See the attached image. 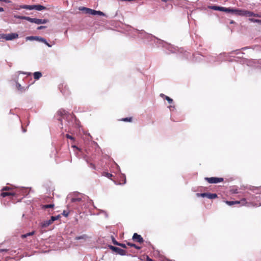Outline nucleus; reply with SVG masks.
Wrapping results in <instances>:
<instances>
[{
	"label": "nucleus",
	"instance_id": "39",
	"mask_svg": "<svg viewBox=\"0 0 261 261\" xmlns=\"http://www.w3.org/2000/svg\"><path fill=\"white\" fill-rule=\"evenodd\" d=\"M44 43L46 45H47L49 47H50L51 46V45H50L49 43H48L47 41H46V43Z\"/></svg>",
	"mask_w": 261,
	"mask_h": 261
},
{
	"label": "nucleus",
	"instance_id": "10",
	"mask_svg": "<svg viewBox=\"0 0 261 261\" xmlns=\"http://www.w3.org/2000/svg\"><path fill=\"white\" fill-rule=\"evenodd\" d=\"M109 248L111 250L117 252L118 254H119L120 255H125L126 251L123 249H122L120 248L116 247H115V246H113L112 245H110Z\"/></svg>",
	"mask_w": 261,
	"mask_h": 261
},
{
	"label": "nucleus",
	"instance_id": "17",
	"mask_svg": "<svg viewBox=\"0 0 261 261\" xmlns=\"http://www.w3.org/2000/svg\"><path fill=\"white\" fill-rule=\"evenodd\" d=\"M20 8L22 9L31 10H34V5H24L20 6Z\"/></svg>",
	"mask_w": 261,
	"mask_h": 261
},
{
	"label": "nucleus",
	"instance_id": "47",
	"mask_svg": "<svg viewBox=\"0 0 261 261\" xmlns=\"http://www.w3.org/2000/svg\"><path fill=\"white\" fill-rule=\"evenodd\" d=\"M63 214H64V215H65V216H67V214H66V213H65V212H64Z\"/></svg>",
	"mask_w": 261,
	"mask_h": 261
},
{
	"label": "nucleus",
	"instance_id": "13",
	"mask_svg": "<svg viewBox=\"0 0 261 261\" xmlns=\"http://www.w3.org/2000/svg\"><path fill=\"white\" fill-rule=\"evenodd\" d=\"M83 10L85 11V13L92 15H96V10H92L87 8H83Z\"/></svg>",
	"mask_w": 261,
	"mask_h": 261
},
{
	"label": "nucleus",
	"instance_id": "37",
	"mask_svg": "<svg viewBox=\"0 0 261 261\" xmlns=\"http://www.w3.org/2000/svg\"><path fill=\"white\" fill-rule=\"evenodd\" d=\"M46 28L45 26H43V25H41L40 27H38L37 28V29L38 30H41V29H45Z\"/></svg>",
	"mask_w": 261,
	"mask_h": 261
},
{
	"label": "nucleus",
	"instance_id": "45",
	"mask_svg": "<svg viewBox=\"0 0 261 261\" xmlns=\"http://www.w3.org/2000/svg\"><path fill=\"white\" fill-rule=\"evenodd\" d=\"M1 2H7L8 0H0Z\"/></svg>",
	"mask_w": 261,
	"mask_h": 261
},
{
	"label": "nucleus",
	"instance_id": "5",
	"mask_svg": "<svg viewBox=\"0 0 261 261\" xmlns=\"http://www.w3.org/2000/svg\"><path fill=\"white\" fill-rule=\"evenodd\" d=\"M196 196L197 197H207L208 199H213L217 197L216 194L210 193H197Z\"/></svg>",
	"mask_w": 261,
	"mask_h": 261
},
{
	"label": "nucleus",
	"instance_id": "7",
	"mask_svg": "<svg viewBox=\"0 0 261 261\" xmlns=\"http://www.w3.org/2000/svg\"><path fill=\"white\" fill-rule=\"evenodd\" d=\"M205 179L209 183L211 184H217L218 182H220L223 181V178L220 177H205Z\"/></svg>",
	"mask_w": 261,
	"mask_h": 261
},
{
	"label": "nucleus",
	"instance_id": "16",
	"mask_svg": "<svg viewBox=\"0 0 261 261\" xmlns=\"http://www.w3.org/2000/svg\"><path fill=\"white\" fill-rule=\"evenodd\" d=\"M16 195V193L14 192H3L1 193V196L3 197H5L7 196H15Z\"/></svg>",
	"mask_w": 261,
	"mask_h": 261
},
{
	"label": "nucleus",
	"instance_id": "48",
	"mask_svg": "<svg viewBox=\"0 0 261 261\" xmlns=\"http://www.w3.org/2000/svg\"><path fill=\"white\" fill-rule=\"evenodd\" d=\"M25 131H26V130H25V129H23V132H25Z\"/></svg>",
	"mask_w": 261,
	"mask_h": 261
},
{
	"label": "nucleus",
	"instance_id": "40",
	"mask_svg": "<svg viewBox=\"0 0 261 261\" xmlns=\"http://www.w3.org/2000/svg\"><path fill=\"white\" fill-rule=\"evenodd\" d=\"M169 108H170V110L171 111L173 109H174V107L170 106V107H169Z\"/></svg>",
	"mask_w": 261,
	"mask_h": 261
},
{
	"label": "nucleus",
	"instance_id": "18",
	"mask_svg": "<svg viewBox=\"0 0 261 261\" xmlns=\"http://www.w3.org/2000/svg\"><path fill=\"white\" fill-rule=\"evenodd\" d=\"M33 75L34 78L36 80H39L42 76V73L39 71L35 72Z\"/></svg>",
	"mask_w": 261,
	"mask_h": 261
},
{
	"label": "nucleus",
	"instance_id": "20",
	"mask_svg": "<svg viewBox=\"0 0 261 261\" xmlns=\"http://www.w3.org/2000/svg\"><path fill=\"white\" fill-rule=\"evenodd\" d=\"M209 8L211 9H212L214 10H216V11H222V7L217 6H210Z\"/></svg>",
	"mask_w": 261,
	"mask_h": 261
},
{
	"label": "nucleus",
	"instance_id": "21",
	"mask_svg": "<svg viewBox=\"0 0 261 261\" xmlns=\"http://www.w3.org/2000/svg\"><path fill=\"white\" fill-rule=\"evenodd\" d=\"M88 238L86 234H83L81 236H78L75 237V239L79 240H83L84 241H85Z\"/></svg>",
	"mask_w": 261,
	"mask_h": 261
},
{
	"label": "nucleus",
	"instance_id": "3",
	"mask_svg": "<svg viewBox=\"0 0 261 261\" xmlns=\"http://www.w3.org/2000/svg\"><path fill=\"white\" fill-rule=\"evenodd\" d=\"M18 37V34L17 33L10 34H0V40L4 39L6 40H12Z\"/></svg>",
	"mask_w": 261,
	"mask_h": 261
},
{
	"label": "nucleus",
	"instance_id": "15",
	"mask_svg": "<svg viewBox=\"0 0 261 261\" xmlns=\"http://www.w3.org/2000/svg\"><path fill=\"white\" fill-rule=\"evenodd\" d=\"M46 8L40 5H34V9L36 10L37 11H41L43 10H45Z\"/></svg>",
	"mask_w": 261,
	"mask_h": 261
},
{
	"label": "nucleus",
	"instance_id": "2",
	"mask_svg": "<svg viewBox=\"0 0 261 261\" xmlns=\"http://www.w3.org/2000/svg\"><path fill=\"white\" fill-rule=\"evenodd\" d=\"M136 32L139 35V37L146 39L148 41H155L156 40H158L155 36L145 32L143 30H136Z\"/></svg>",
	"mask_w": 261,
	"mask_h": 261
},
{
	"label": "nucleus",
	"instance_id": "22",
	"mask_svg": "<svg viewBox=\"0 0 261 261\" xmlns=\"http://www.w3.org/2000/svg\"><path fill=\"white\" fill-rule=\"evenodd\" d=\"M253 15H254V13L249 11L245 10L244 16L252 17L253 16Z\"/></svg>",
	"mask_w": 261,
	"mask_h": 261
},
{
	"label": "nucleus",
	"instance_id": "4",
	"mask_svg": "<svg viewBox=\"0 0 261 261\" xmlns=\"http://www.w3.org/2000/svg\"><path fill=\"white\" fill-rule=\"evenodd\" d=\"M58 114L67 121H68L72 117V115L64 109L59 110L58 111Z\"/></svg>",
	"mask_w": 261,
	"mask_h": 261
},
{
	"label": "nucleus",
	"instance_id": "6",
	"mask_svg": "<svg viewBox=\"0 0 261 261\" xmlns=\"http://www.w3.org/2000/svg\"><path fill=\"white\" fill-rule=\"evenodd\" d=\"M28 21L32 23H35L37 24H45L47 22L46 19H41L38 18H32L30 17L28 18Z\"/></svg>",
	"mask_w": 261,
	"mask_h": 261
},
{
	"label": "nucleus",
	"instance_id": "44",
	"mask_svg": "<svg viewBox=\"0 0 261 261\" xmlns=\"http://www.w3.org/2000/svg\"><path fill=\"white\" fill-rule=\"evenodd\" d=\"M6 251H7V250H6V249H0V252Z\"/></svg>",
	"mask_w": 261,
	"mask_h": 261
},
{
	"label": "nucleus",
	"instance_id": "36",
	"mask_svg": "<svg viewBox=\"0 0 261 261\" xmlns=\"http://www.w3.org/2000/svg\"><path fill=\"white\" fill-rule=\"evenodd\" d=\"M119 246L124 248H126V244H125L120 243Z\"/></svg>",
	"mask_w": 261,
	"mask_h": 261
},
{
	"label": "nucleus",
	"instance_id": "46",
	"mask_svg": "<svg viewBox=\"0 0 261 261\" xmlns=\"http://www.w3.org/2000/svg\"><path fill=\"white\" fill-rule=\"evenodd\" d=\"M161 1L164 2H167L168 0H161Z\"/></svg>",
	"mask_w": 261,
	"mask_h": 261
},
{
	"label": "nucleus",
	"instance_id": "31",
	"mask_svg": "<svg viewBox=\"0 0 261 261\" xmlns=\"http://www.w3.org/2000/svg\"><path fill=\"white\" fill-rule=\"evenodd\" d=\"M122 120L123 121H127V122H130L132 121V118L131 117H127V118H123L122 119Z\"/></svg>",
	"mask_w": 261,
	"mask_h": 261
},
{
	"label": "nucleus",
	"instance_id": "1",
	"mask_svg": "<svg viewBox=\"0 0 261 261\" xmlns=\"http://www.w3.org/2000/svg\"><path fill=\"white\" fill-rule=\"evenodd\" d=\"M88 197L83 195L81 193L74 192L67 196V199L70 200L71 203H73V206H76L79 208L78 204H81L86 200Z\"/></svg>",
	"mask_w": 261,
	"mask_h": 261
},
{
	"label": "nucleus",
	"instance_id": "30",
	"mask_svg": "<svg viewBox=\"0 0 261 261\" xmlns=\"http://www.w3.org/2000/svg\"><path fill=\"white\" fill-rule=\"evenodd\" d=\"M165 99L168 101V102L169 103H171L173 102V99L167 96H165Z\"/></svg>",
	"mask_w": 261,
	"mask_h": 261
},
{
	"label": "nucleus",
	"instance_id": "9",
	"mask_svg": "<svg viewBox=\"0 0 261 261\" xmlns=\"http://www.w3.org/2000/svg\"><path fill=\"white\" fill-rule=\"evenodd\" d=\"M25 40L27 41L30 40V41H33V40H36L38 41L42 42L43 43H46V40L42 37H38V36H29L25 38Z\"/></svg>",
	"mask_w": 261,
	"mask_h": 261
},
{
	"label": "nucleus",
	"instance_id": "23",
	"mask_svg": "<svg viewBox=\"0 0 261 261\" xmlns=\"http://www.w3.org/2000/svg\"><path fill=\"white\" fill-rule=\"evenodd\" d=\"M16 86L17 89L18 90H19V91H20L21 92L24 91L25 90L24 88L22 87L21 86V85L20 84H19L18 83H17V82H16Z\"/></svg>",
	"mask_w": 261,
	"mask_h": 261
},
{
	"label": "nucleus",
	"instance_id": "19",
	"mask_svg": "<svg viewBox=\"0 0 261 261\" xmlns=\"http://www.w3.org/2000/svg\"><path fill=\"white\" fill-rule=\"evenodd\" d=\"M233 8H225L222 7V11L227 12V13H233Z\"/></svg>",
	"mask_w": 261,
	"mask_h": 261
},
{
	"label": "nucleus",
	"instance_id": "28",
	"mask_svg": "<svg viewBox=\"0 0 261 261\" xmlns=\"http://www.w3.org/2000/svg\"><path fill=\"white\" fill-rule=\"evenodd\" d=\"M59 217H60L59 215L57 216H52L50 218V221H51V222H53L55 220H58L59 218Z\"/></svg>",
	"mask_w": 261,
	"mask_h": 261
},
{
	"label": "nucleus",
	"instance_id": "12",
	"mask_svg": "<svg viewBox=\"0 0 261 261\" xmlns=\"http://www.w3.org/2000/svg\"><path fill=\"white\" fill-rule=\"evenodd\" d=\"M233 14L241 16H244L245 10L233 9Z\"/></svg>",
	"mask_w": 261,
	"mask_h": 261
},
{
	"label": "nucleus",
	"instance_id": "27",
	"mask_svg": "<svg viewBox=\"0 0 261 261\" xmlns=\"http://www.w3.org/2000/svg\"><path fill=\"white\" fill-rule=\"evenodd\" d=\"M249 21L252 22H256V23H261V20L260 19H256L254 18H249Z\"/></svg>",
	"mask_w": 261,
	"mask_h": 261
},
{
	"label": "nucleus",
	"instance_id": "43",
	"mask_svg": "<svg viewBox=\"0 0 261 261\" xmlns=\"http://www.w3.org/2000/svg\"><path fill=\"white\" fill-rule=\"evenodd\" d=\"M4 11V9L2 7H0V12H3Z\"/></svg>",
	"mask_w": 261,
	"mask_h": 261
},
{
	"label": "nucleus",
	"instance_id": "32",
	"mask_svg": "<svg viewBox=\"0 0 261 261\" xmlns=\"http://www.w3.org/2000/svg\"><path fill=\"white\" fill-rule=\"evenodd\" d=\"M96 12H97L96 15H102V16H103L105 15L103 12H102L101 11H97Z\"/></svg>",
	"mask_w": 261,
	"mask_h": 261
},
{
	"label": "nucleus",
	"instance_id": "34",
	"mask_svg": "<svg viewBox=\"0 0 261 261\" xmlns=\"http://www.w3.org/2000/svg\"><path fill=\"white\" fill-rule=\"evenodd\" d=\"M11 189V188L10 187H4L2 189L3 191H7V190H9Z\"/></svg>",
	"mask_w": 261,
	"mask_h": 261
},
{
	"label": "nucleus",
	"instance_id": "42",
	"mask_svg": "<svg viewBox=\"0 0 261 261\" xmlns=\"http://www.w3.org/2000/svg\"><path fill=\"white\" fill-rule=\"evenodd\" d=\"M160 96H161V97H165V96H166V95H165L164 94H160Z\"/></svg>",
	"mask_w": 261,
	"mask_h": 261
},
{
	"label": "nucleus",
	"instance_id": "25",
	"mask_svg": "<svg viewBox=\"0 0 261 261\" xmlns=\"http://www.w3.org/2000/svg\"><path fill=\"white\" fill-rule=\"evenodd\" d=\"M14 17L18 19H24L28 20V16H19V15H14Z\"/></svg>",
	"mask_w": 261,
	"mask_h": 261
},
{
	"label": "nucleus",
	"instance_id": "24",
	"mask_svg": "<svg viewBox=\"0 0 261 261\" xmlns=\"http://www.w3.org/2000/svg\"><path fill=\"white\" fill-rule=\"evenodd\" d=\"M127 245L128 246H129L130 247H134L135 248H136L137 249H138V250L141 249V247H139V246L136 245L135 244H133V243H127Z\"/></svg>",
	"mask_w": 261,
	"mask_h": 261
},
{
	"label": "nucleus",
	"instance_id": "41",
	"mask_svg": "<svg viewBox=\"0 0 261 261\" xmlns=\"http://www.w3.org/2000/svg\"><path fill=\"white\" fill-rule=\"evenodd\" d=\"M112 176V175L111 174L107 173V176H108V177H109L110 176Z\"/></svg>",
	"mask_w": 261,
	"mask_h": 261
},
{
	"label": "nucleus",
	"instance_id": "38",
	"mask_svg": "<svg viewBox=\"0 0 261 261\" xmlns=\"http://www.w3.org/2000/svg\"><path fill=\"white\" fill-rule=\"evenodd\" d=\"M253 17H260V15L258 13H254V15H253Z\"/></svg>",
	"mask_w": 261,
	"mask_h": 261
},
{
	"label": "nucleus",
	"instance_id": "26",
	"mask_svg": "<svg viewBox=\"0 0 261 261\" xmlns=\"http://www.w3.org/2000/svg\"><path fill=\"white\" fill-rule=\"evenodd\" d=\"M54 207V204H45L42 206V208L44 209L48 208H53Z\"/></svg>",
	"mask_w": 261,
	"mask_h": 261
},
{
	"label": "nucleus",
	"instance_id": "8",
	"mask_svg": "<svg viewBox=\"0 0 261 261\" xmlns=\"http://www.w3.org/2000/svg\"><path fill=\"white\" fill-rule=\"evenodd\" d=\"M225 202L230 206L234 204H241L242 205H245L247 204L245 198L241 199L240 201H226Z\"/></svg>",
	"mask_w": 261,
	"mask_h": 261
},
{
	"label": "nucleus",
	"instance_id": "29",
	"mask_svg": "<svg viewBox=\"0 0 261 261\" xmlns=\"http://www.w3.org/2000/svg\"><path fill=\"white\" fill-rule=\"evenodd\" d=\"M34 231H32V232H29V233H27L26 234L22 235V238H26L28 236H32L33 234H34Z\"/></svg>",
	"mask_w": 261,
	"mask_h": 261
},
{
	"label": "nucleus",
	"instance_id": "35",
	"mask_svg": "<svg viewBox=\"0 0 261 261\" xmlns=\"http://www.w3.org/2000/svg\"><path fill=\"white\" fill-rule=\"evenodd\" d=\"M113 243L114 244L118 245V246H119V244H120L119 243L117 242L116 240H115L114 239H113Z\"/></svg>",
	"mask_w": 261,
	"mask_h": 261
},
{
	"label": "nucleus",
	"instance_id": "14",
	"mask_svg": "<svg viewBox=\"0 0 261 261\" xmlns=\"http://www.w3.org/2000/svg\"><path fill=\"white\" fill-rule=\"evenodd\" d=\"M53 222H51L50 219L44 221L40 223V226L42 228H45L50 225Z\"/></svg>",
	"mask_w": 261,
	"mask_h": 261
},
{
	"label": "nucleus",
	"instance_id": "33",
	"mask_svg": "<svg viewBox=\"0 0 261 261\" xmlns=\"http://www.w3.org/2000/svg\"><path fill=\"white\" fill-rule=\"evenodd\" d=\"M66 137L68 138V139H70L71 140H74V138L73 137H72L71 136L69 135V134H66Z\"/></svg>",
	"mask_w": 261,
	"mask_h": 261
},
{
	"label": "nucleus",
	"instance_id": "11",
	"mask_svg": "<svg viewBox=\"0 0 261 261\" xmlns=\"http://www.w3.org/2000/svg\"><path fill=\"white\" fill-rule=\"evenodd\" d=\"M133 240L140 243H143L144 241V240L141 235L138 234L137 233H135L134 234L133 236Z\"/></svg>",
	"mask_w": 261,
	"mask_h": 261
}]
</instances>
